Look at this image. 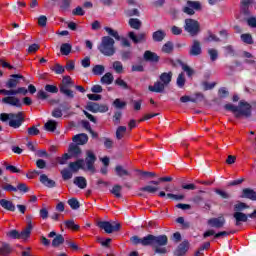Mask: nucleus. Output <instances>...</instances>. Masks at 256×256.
Segmentation results:
<instances>
[{"label": "nucleus", "instance_id": "nucleus-35", "mask_svg": "<svg viewBox=\"0 0 256 256\" xmlns=\"http://www.w3.org/2000/svg\"><path fill=\"white\" fill-rule=\"evenodd\" d=\"M125 135H127V127L126 126H119L116 129V139L118 141H121V139H123L125 137Z\"/></svg>", "mask_w": 256, "mask_h": 256}, {"label": "nucleus", "instance_id": "nucleus-64", "mask_svg": "<svg viewBox=\"0 0 256 256\" xmlns=\"http://www.w3.org/2000/svg\"><path fill=\"white\" fill-rule=\"evenodd\" d=\"M39 27H47V16L42 15L38 18Z\"/></svg>", "mask_w": 256, "mask_h": 256}, {"label": "nucleus", "instance_id": "nucleus-7", "mask_svg": "<svg viewBox=\"0 0 256 256\" xmlns=\"http://www.w3.org/2000/svg\"><path fill=\"white\" fill-rule=\"evenodd\" d=\"M251 109L252 107L249 102L241 100L238 104V110L235 114V118L241 119V117H245L247 119L248 117H251Z\"/></svg>", "mask_w": 256, "mask_h": 256}, {"label": "nucleus", "instance_id": "nucleus-48", "mask_svg": "<svg viewBox=\"0 0 256 256\" xmlns=\"http://www.w3.org/2000/svg\"><path fill=\"white\" fill-rule=\"evenodd\" d=\"M65 226L67 229H72V231H79L80 229L79 225L75 224V221L73 220H66Z\"/></svg>", "mask_w": 256, "mask_h": 256}, {"label": "nucleus", "instance_id": "nucleus-29", "mask_svg": "<svg viewBox=\"0 0 256 256\" xmlns=\"http://www.w3.org/2000/svg\"><path fill=\"white\" fill-rule=\"evenodd\" d=\"M128 25L131 27V29L139 31V29H141V27L143 26V22H141V20H139L138 18H130L128 21Z\"/></svg>", "mask_w": 256, "mask_h": 256}, {"label": "nucleus", "instance_id": "nucleus-22", "mask_svg": "<svg viewBox=\"0 0 256 256\" xmlns=\"http://www.w3.org/2000/svg\"><path fill=\"white\" fill-rule=\"evenodd\" d=\"M148 89L152 93H163V91H165V84L161 81H157L153 86H148Z\"/></svg>", "mask_w": 256, "mask_h": 256}, {"label": "nucleus", "instance_id": "nucleus-47", "mask_svg": "<svg viewBox=\"0 0 256 256\" xmlns=\"http://www.w3.org/2000/svg\"><path fill=\"white\" fill-rule=\"evenodd\" d=\"M71 7V0H62L60 2V11L65 13V11H69V8Z\"/></svg>", "mask_w": 256, "mask_h": 256}, {"label": "nucleus", "instance_id": "nucleus-55", "mask_svg": "<svg viewBox=\"0 0 256 256\" xmlns=\"http://www.w3.org/2000/svg\"><path fill=\"white\" fill-rule=\"evenodd\" d=\"M121 189V185H115L111 190L112 195L117 197V199L121 198Z\"/></svg>", "mask_w": 256, "mask_h": 256}, {"label": "nucleus", "instance_id": "nucleus-31", "mask_svg": "<svg viewBox=\"0 0 256 256\" xmlns=\"http://www.w3.org/2000/svg\"><path fill=\"white\" fill-rule=\"evenodd\" d=\"M171 79H173V72H164L160 75V81L164 84V86H167L171 83Z\"/></svg>", "mask_w": 256, "mask_h": 256}, {"label": "nucleus", "instance_id": "nucleus-62", "mask_svg": "<svg viewBox=\"0 0 256 256\" xmlns=\"http://www.w3.org/2000/svg\"><path fill=\"white\" fill-rule=\"evenodd\" d=\"M41 132L37 129L36 126H31L28 128V135H30L31 137H35L37 135H39Z\"/></svg>", "mask_w": 256, "mask_h": 256}, {"label": "nucleus", "instance_id": "nucleus-32", "mask_svg": "<svg viewBox=\"0 0 256 256\" xmlns=\"http://www.w3.org/2000/svg\"><path fill=\"white\" fill-rule=\"evenodd\" d=\"M154 236L153 234H149L146 237L142 238L141 241V245H143V247H154Z\"/></svg>", "mask_w": 256, "mask_h": 256}, {"label": "nucleus", "instance_id": "nucleus-53", "mask_svg": "<svg viewBox=\"0 0 256 256\" xmlns=\"http://www.w3.org/2000/svg\"><path fill=\"white\" fill-rule=\"evenodd\" d=\"M241 40L247 45H253V36H251V34H242Z\"/></svg>", "mask_w": 256, "mask_h": 256}, {"label": "nucleus", "instance_id": "nucleus-45", "mask_svg": "<svg viewBox=\"0 0 256 256\" xmlns=\"http://www.w3.org/2000/svg\"><path fill=\"white\" fill-rule=\"evenodd\" d=\"M104 29L108 33V35H110L111 37H114L116 41H121V36H119V32L109 27H105Z\"/></svg>", "mask_w": 256, "mask_h": 256}, {"label": "nucleus", "instance_id": "nucleus-8", "mask_svg": "<svg viewBox=\"0 0 256 256\" xmlns=\"http://www.w3.org/2000/svg\"><path fill=\"white\" fill-rule=\"evenodd\" d=\"M95 161H97L95 152L93 150H87L84 164L86 165V170L90 171V173H95L97 171L95 169Z\"/></svg>", "mask_w": 256, "mask_h": 256}, {"label": "nucleus", "instance_id": "nucleus-36", "mask_svg": "<svg viewBox=\"0 0 256 256\" xmlns=\"http://www.w3.org/2000/svg\"><path fill=\"white\" fill-rule=\"evenodd\" d=\"M40 183H42L46 187H54L55 186V181L49 179V177H47V175H45V174H42L40 176Z\"/></svg>", "mask_w": 256, "mask_h": 256}, {"label": "nucleus", "instance_id": "nucleus-26", "mask_svg": "<svg viewBox=\"0 0 256 256\" xmlns=\"http://www.w3.org/2000/svg\"><path fill=\"white\" fill-rule=\"evenodd\" d=\"M176 63H178V65H180L182 67V69L184 70V72L186 73V75L188 77H193L195 75V70H193V68L189 67V65L183 63V61L181 60H177Z\"/></svg>", "mask_w": 256, "mask_h": 256}, {"label": "nucleus", "instance_id": "nucleus-17", "mask_svg": "<svg viewBox=\"0 0 256 256\" xmlns=\"http://www.w3.org/2000/svg\"><path fill=\"white\" fill-rule=\"evenodd\" d=\"M2 103H4L5 105H12V107H23V103H21V100L15 96L4 97L2 99Z\"/></svg>", "mask_w": 256, "mask_h": 256}, {"label": "nucleus", "instance_id": "nucleus-37", "mask_svg": "<svg viewBox=\"0 0 256 256\" xmlns=\"http://www.w3.org/2000/svg\"><path fill=\"white\" fill-rule=\"evenodd\" d=\"M102 85H111L114 81L113 74L111 72H107L102 78H101Z\"/></svg>", "mask_w": 256, "mask_h": 256}, {"label": "nucleus", "instance_id": "nucleus-57", "mask_svg": "<svg viewBox=\"0 0 256 256\" xmlns=\"http://www.w3.org/2000/svg\"><path fill=\"white\" fill-rule=\"evenodd\" d=\"M113 69L116 73H123V63H121V61H115L113 63Z\"/></svg>", "mask_w": 256, "mask_h": 256}, {"label": "nucleus", "instance_id": "nucleus-42", "mask_svg": "<svg viewBox=\"0 0 256 256\" xmlns=\"http://www.w3.org/2000/svg\"><path fill=\"white\" fill-rule=\"evenodd\" d=\"M44 129L50 132L55 131L57 129V122L54 120H49L47 123H45Z\"/></svg>", "mask_w": 256, "mask_h": 256}, {"label": "nucleus", "instance_id": "nucleus-14", "mask_svg": "<svg viewBox=\"0 0 256 256\" xmlns=\"http://www.w3.org/2000/svg\"><path fill=\"white\" fill-rule=\"evenodd\" d=\"M20 79L25 81V77L21 74H12L10 75V79L6 82V87L8 89H15L19 83H21Z\"/></svg>", "mask_w": 256, "mask_h": 256}, {"label": "nucleus", "instance_id": "nucleus-40", "mask_svg": "<svg viewBox=\"0 0 256 256\" xmlns=\"http://www.w3.org/2000/svg\"><path fill=\"white\" fill-rule=\"evenodd\" d=\"M62 179L64 181H69V179H73V172L69 170V168H64L61 170Z\"/></svg>", "mask_w": 256, "mask_h": 256}, {"label": "nucleus", "instance_id": "nucleus-16", "mask_svg": "<svg viewBox=\"0 0 256 256\" xmlns=\"http://www.w3.org/2000/svg\"><path fill=\"white\" fill-rule=\"evenodd\" d=\"M201 53H203V50L201 49V42H199V40H194L190 47L189 55L191 57H197L201 55Z\"/></svg>", "mask_w": 256, "mask_h": 256}, {"label": "nucleus", "instance_id": "nucleus-21", "mask_svg": "<svg viewBox=\"0 0 256 256\" xmlns=\"http://www.w3.org/2000/svg\"><path fill=\"white\" fill-rule=\"evenodd\" d=\"M83 165H85V160L79 159L75 162H70L69 169H71L72 173H77V171H79V169H85V167H83Z\"/></svg>", "mask_w": 256, "mask_h": 256}, {"label": "nucleus", "instance_id": "nucleus-18", "mask_svg": "<svg viewBox=\"0 0 256 256\" xmlns=\"http://www.w3.org/2000/svg\"><path fill=\"white\" fill-rule=\"evenodd\" d=\"M144 60L150 62V63H159V55H157V53L155 52H151V50H146L144 52Z\"/></svg>", "mask_w": 256, "mask_h": 256}, {"label": "nucleus", "instance_id": "nucleus-12", "mask_svg": "<svg viewBox=\"0 0 256 256\" xmlns=\"http://www.w3.org/2000/svg\"><path fill=\"white\" fill-rule=\"evenodd\" d=\"M98 227L100 229H103L105 233H113L115 231H120L121 224L117 223L116 225L113 226V224H111L110 222L102 221L98 223Z\"/></svg>", "mask_w": 256, "mask_h": 256}, {"label": "nucleus", "instance_id": "nucleus-28", "mask_svg": "<svg viewBox=\"0 0 256 256\" xmlns=\"http://www.w3.org/2000/svg\"><path fill=\"white\" fill-rule=\"evenodd\" d=\"M165 37H167V34L163 30L155 31L152 34V39L156 43H161V41H163V39H165Z\"/></svg>", "mask_w": 256, "mask_h": 256}, {"label": "nucleus", "instance_id": "nucleus-13", "mask_svg": "<svg viewBox=\"0 0 256 256\" xmlns=\"http://www.w3.org/2000/svg\"><path fill=\"white\" fill-rule=\"evenodd\" d=\"M128 37L129 39H131V41L137 45L139 43H146L147 42V33L145 32H141V33H138L137 35L135 34V32L133 31H130L128 33Z\"/></svg>", "mask_w": 256, "mask_h": 256}, {"label": "nucleus", "instance_id": "nucleus-46", "mask_svg": "<svg viewBox=\"0 0 256 256\" xmlns=\"http://www.w3.org/2000/svg\"><path fill=\"white\" fill-rule=\"evenodd\" d=\"M173 42H166L163 46H162V53H167L168 55L173 53Z\"/></svg>", "mask_w": 256, "mask_h": 256}, {"label": "nucleus", "instance_id": "nucleus-10", "mask_svg": "<svg viewBox=\"0 0 256 256\" xmlns=\"http://www.w3.org/2000/svg\"><path fill=\"white\" fill-rule=\"evenodd\" d=\"M86 109L87 111H91V113H107V111H109V106L96 102H88Z\"/></svg>", "mask_w": 256, "mask_h": 256}, {"label": "nucleus", "instance_id": "nucleus-30", "mask_svg": "<svg viewBox=\"0 0 256 256\" xmlns=\"http://www.w3.org/2000/svg\"><path fill=\"white\" fill-rule=\"evenodd\" d=\"M0 187L1 189H3V191H6L7 193H17V187L7 182H1ZM0 197H1V190H0Z\"/></svg>", "mask_w": 256, "mask_h": 256}, {"label": "nucleus", "instance_id": "nucleus-33", "mask_svg": "<svg viewBox=\"0 0 256 256\" xmlns=\"http://www.w3.org/2000/svg\"><path fill=\"white\" fill-rule=\"evenodd\" d=\"M74 185H77L79 189H85L87 187V179L83 176H78L74 178Z\"/></svg>", "mask_w": 256, "mask_h": 256}, {"label": "nucleus", "instance_id": "nucleus-19", "mask_svg": "<svg viewBox=\"0 0 256 256\" xmlns=\"http://www.w3.org/2000/svg\"><path fill=\"white\" fill-rule=\"evenodd\" d=\"M233 217L236 221L235 225L236 227H239L241 223H247L248 221V215L243 212H234Z\"/></svg>", "mask_w": 256, "mask_h": 256}, {"label": "nucleus", "instance_id": "nucleus-43", "mask_svg": "<svg viewBox=\"0 0 256 256\" xmlns=\"http://www.w3.org/2000/svg\"><path fill=\"white\" fill-rule=\"evenodd\" d=\"M208 55L210 57V61L215 62L217 59H219V51L214 48L208 49Z\"/></svg>", "mask_w": 256, "mask_h": 256}, {"label": "nucleus", "instance_id": "nucleus-58", "mask_svg": "<svg viewBox=\"0 0 256 256\" xmlns=\"http://www.w3.org/2000/svg\"><path fill=\"white\" fill-rule=\"evenodd\" d=\"M224 109H226V111H231V113H234V116L237 115L238 106L229 103L224 106Z\"/></svg>", "mask_w": 256, "mask_h": 256}, {"label": "nucleus", "instance_id": "nucleus-34", "mask_svg": "<svg viewBox=\"0 0 256 256\" xmlns=\"http://www.w3.org/2000/svg\"><path fill=\"white\" fill-rule=\"evenodd\" d=\"M13 252V248L9 244H2L0 247V256H9Z\"/></svg>", "mask_w": 256, "mask_h": 256}, {"label": "nucleus", "instance_id": "nucleus-6", "mask_svg": "<svg viewBox=\"0 0 256 256\" xmlns=\"http://www.w3.org/2000/svg\"><path fill=\"white\" fill-rule=\"evenodd\" d=\"M33 230V224L28 222L26 228L19 233L17 230H11L7 233V236L11 239H29L31 236V231Z\"/></svg>", "mask_w": 256, "mask_h": 256}, {"label": "nucleus", "instance_id": "nucleus-9", "mask_svg": "<svg viewBox=\"0 0 256 256\" xmlns=\"http://www.w3.org/2000/svg\"><path fill=\"white\" fill-rule=\"evenodd\" d=\"M201 9H203L201 2L188 0L182 11L186 13V15H193L195 11H201Z\"/></svg>", "mask_w": 256, "mask_h": 256}, {"label": "nucleus", "instance_id": "nucleus-44", "mask_svg": "<svg viewBox=\"0 0 256 256\" xmlns=\"http://www.w3.org/2000/svg\"><path fill=\"white\" fill-rule=\"evenodd\" d=\"M63 243H65V238H63V235H56L52 241V247H59V245H63Z\"/></svg>", "mask_w": 256, "mask_h": 256}, {"label": "nucleus", "instance_id": "nucleus-41", "mask_svg": "<svg viewBox=\"0 0 256 256\" xmlns=\"http://www.w3.org/2000/svg\"><path fill=\"white\" fill-rule=\"evenodd\" d=\"M186 81L187 79L185 78V73L181 72L177 77L176 84L178 87H180V89H183V87H185Z\"/></svg>", "mask_w": 256, "mask_h": 256}, {"label": "nucleus", "instance_id": "nucleus-27", "mask_svg": "<svg viewBox=\"0 0 256 256\" xmlns=\"http://www.w3.org/2000/svg\"><path fill=\"white\" fill-rule=\"evenodd\" d=\"M0 205L3 209H6V211H15V204H13V201L1 199Z\"/></svg>", "mask_w": 256, "mask_h": 256}, {"label": "nucleus", "instance_id": "nucleus-54", "mask_svg": "<svg viewBox=\"0 0 256 256\" xmlns=\"http://www.w3.org/2000/svg\"><path fill=\"white\" fill-rule=\"evenodd\" d=\"M69 159H71V156H69V154L65 153L64 155H62V157H57L56 161L60 165H65V163H67V161H69Z\"/></svg>", "mask_w": 256, "mask_h": 256}, {"label": "nucleus", "instance_id": "nucleus-63", "mask_svg": "<svg viewBox=\"0 0 256 256\" xmlns=\"http://www.w3.org/2000/svg\"><path fill=\"white\" fill-rule=\"evenodd\" d=\"M17 191H20L21 193H28L29 187L25 183H19L16 187Z\"/></svg>", "mask_w": 256, "mask_h": 256}, {"label": "nucleus", "instance_id": "nucleus-15", "mask_svg": "<svg viewBox=\"0 0 256 256\" xmlns=\"http://www.w3.org/2000/svg\"><path fill=\"white\" fill-rule=\"evenodd\" d=\"M255 0H241L240 2V13L245 15V17H250L251 15V5Z\"/></svg>", "mask_w": 256, "mask_h": 256}, {"label": "nucleus", "instance_id": "nucleus-2", "mask_svg": "<svg viewBox=\"0 0 256 256\" xmlns=\"http://www.w3.org/2000/svg\"><path fill=\"white\" fill-rule=\"evenodd\" d=\"M98 49L106 57L115 55V40L109 36L102 37V42Z\"/></svg>", "mask_w": 256, "mask_h": 256}, {"label": "nucleus", "instance_id": "nucleus-52", "mask_svg": "<svg viewBox=\"0 0 256 256\" xmlns=\"http://www.w3.org/2000/svg\"><path fill=\"white\" fill-rule=\"evenodd\" d=\"M244 209H249V206L243 202H239L238 204L234 205V211H236V213H241V211H244Z\"/></svg>", "mask_w": 256, "mask_h": 256}, {"label": "nucleus", "instance_id": "nucleus-49", "mask_svg": "<svg viewBox=\"0 0 256 256\" xmlns=\"http://www.w3.org/2000/svg\"><path fill=\"white\" fill-rule=\"evenodd\" d=\"M71 49H72L71 44L64 43L60 47V52L62 53V55H69V53H71Z\"/></svg>", "mask_w": 256, "mask_h": 256}, {"label": "nucleus", "instance_id": "nucleus-20", "mask_svg": "<svg viewBox=\"0 0 256 256\" xmlns=\"http://www.w3.org/2000/svg\"><path fill=\"white\" fill-rule=\"evenodd\" d=\"M187 251H189V242L184 241L179 244V246L177 247V249L174 252V255L185 256Z\"/></svg>", "mask_w": 256, "mask_h": 256}, {"label": "nucleus", "instance_id": "nucleus-61", "mask_svg": "<svg viewBox=\"0 0 256 256\" xmlns=\"http://www.w3.org/2000/svg\"><path fill=\"white\" fill-rule=\"evenodd\" d=\"M68 205L71 207V209H79V201L76 198L69 199Z\"/></svg>", "mask_w": 256, "mask_h": 256}, {"label": "nucleus", "instance_id": "nucleus-59", "mask_svg": "<svg viewBox=\"0 0 256 256\" xmlns=\"http://www.w3.org/2000/svg\"><path fill=\"white\" fill-rule=\"evenodd\" d=\"M45 91L48 93H59V88L55 85L47 84L45 86Z\"/></svg>", "mask_w": 256, "mask_h": 256}, {"label": "nucleus", "instance_id": "nucleus-25", "mask_svg": "<svg viewBox=\"0 0 256 256\" xmlns=\"http://www.w3.org/2000/svg\"><path fill=\"white\" fill-rule=\"evenodd\" d=\"M69 157H79L81 155V148L77 144H70L68 149Z\"/></svg>", "mask_w": 256, "mask_h": 256}, {"label": "nucleus", "instance_id": "nucleus-24", "mask_svg": "<svg viewBox=\"0 0 256 256\" xmlns=\"http://www.w3.org/2000/svg\"><path fill=\"white\" fill-rule=\"evenodd\" d=\"M72 141L77 143V145H85L87 141H89V136H87L85 133L77 134L72 138Z\"/></svg>", "mask_w": 256, "mask_h": 256}, {"label": "nucleus", "instance_id": "nucleus-39", "mask_svg": "<svg viewBox=\"0 0 256 256\" xmlns=\"http://www.w3.org/2000/svg\"><path fill=\"white\" fill-rule=\"evenodd\" d=\"M115 172L118 175V177H129V175H131L129 173V171H127L126 169L123 168V166L118 165L115 167Z\"/></svg>", "mask_w": 256, "mask_h": 256}, {"label": "nucleus", "instance_id": "nucleus-3", "mask_svg": "<svg viewBox=\"0 0 256 256\" xmlns=\"http://www.w3.org/2000/svg\"><path fill=\"white\" fill-rule=\"evenodd\" d=\"M71 87H75V82L71 76H64L62 78V82L59 85L60 93L65 95V97H68V99H73L75 94L73 93V90H71Z\"/></svg>", "mask_w": 256, "mask_h": 256}, {"label": "nucleus", "instance_id": "nucleus-11", "mask_svg": "<svg viewBox=\"0 0 256 256\" xmlns=\"http://www.w3.org/2000/svg\"><path fill=\"white\" fill-rule=\"evenodd\" d=\"M225 216L220 215L218 217H214V218H210L207 221V225H209V227H213L214 229H223V227H225Z\"/></svg>", "mask_w": 256, "mask_h": 256}, {"label": "nucleus", "instance_id": "nucleus-1", "mask_svg": "<svg viewBox=\"0 0 256 256\" xmlns=\"http://www.w3.org/2000/svg\"><path fill=\"white\" fill-rule=\"evenodd\" d=\"M0 120L3 122L9 121V127H12V129H19L25 123V112L2 113L0 114Z\"/></svg>", "mask_w": 256, "mask_h": 256}, {"label": "nucleus", "instance_id": "nucleus-38", "mask_svg": "<svg viewBox=\"0 0 256 256\" xmlns=\"http://www.w3.org/2000/svg\"><path fill=\"white\" fill-rule=\"evenodd\" d=\"M28 92H29V90H27V88L19 87L16 90H14V89L8 90V95H27Z\"/></svg>", "mask_w": 256, "mask_h": 256}, {"label": "nucleus", "instance_id": "nucleus-4", "mask_svg": "<svg viewBox=\"0 0 256 256\" xmlns=\"http://www.w3.org/2000/svg\"><path fill=\"white\" fill-rule=\"evenodd\" d=\"M167 243H169V238H167V235L154 236L155 253L165 255V253H167V248H165V245H167Z\"/></svg>", "mask_w": 256, "mask_h": 256}, {"label": "nucleus", "instance_id": "nucleus-50", "mask_svg": "<svg viewBox=\"0 0 256 256\" xmlns=\"http://www.w3.org/2000/svg\"><path fill=\"white\" fill-rule=\"evenodd\" d=\"M140 191H143L145 193H157V191H159V188L155 186L147 185L140 188Z\"/></svg>", "mask_w": 256, "mask_h": 256}, {"label": "nucleus", "instance_id": "nucleus-23", "mask_svg": "<svg viewBox=\"0 0 256 256\" xmlns=\"http://www.w3.org/2000/svg\"><path fill=\"white\" fill-rule=\"evenodd\" d=\"M241 197L243 199H250L251 201H256V192L251 188H245L242 191Z\"/></svg>", "mask_w": 256, "mask_h": 256}, {"label": "nucleus", "instance_id": "nucleus-51", "mask_svg": "<svg viewBox=\"0 0 256 256\" xmlns=\"http://www.w3.org/2000/svg\"><path fill=\"white\" fill-rule=\"evenodd\" d=\"M92 73H94V75H103V73H105V66L103 65L94 66L92 69Z\"/></svg>", "mask_w": 256, "mask_h": 256}, {"label": "nucleus", "instance_id": "nucleus-5", "mask_svg": "<svg viewBox=\"0 0 256 256\" xmlns=\"http://www.w3.org/2000/svg\"><path fill=\"white\" fill-rule=\"evenodd\" d=\"M184 29L191 37H197L201 31V25L197 20L188 18L185 20Z\"/></svg>", "mask_w": 256, "mask_h": 256}, {"label": "nucleus", "instance_id": "nucleus-60", "mask_svg": "<svg viewBox=\"0 0 256 256\" xmlns=\"http://www.w3.org/2000/svg\"><path fill=\"white\" fill-rule=\"evenodd\" d=\"M52 71H54L57 75H61L62 73H65V68H63L61 64H55Z\"/></svg>", "mask_w": 256, "mask_h": 256}, {"label": "nucleus", "instance_id": "nucleus-56", "mask_svg": "<svg viewBox=\"0 0 256 256\" xmlns=\"http://www.w3.org/2000/svg\"><path fill=\"white\" fill-rule=\"evenodd\" d=\"M115 85H118V87H122V89H131V87H129L127 82H125V80H123L121 78H117L115 80Z\"/></svg>", "mask_w": 256, "mask_h": 256}]
</instances>
